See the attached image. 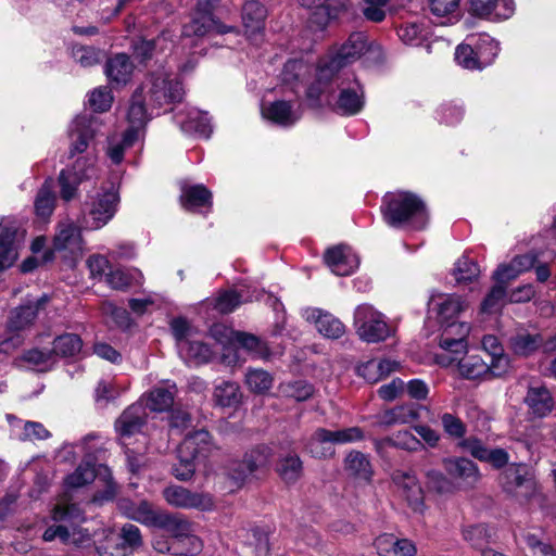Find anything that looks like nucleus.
<instances>
[{
    "mask_svg": "<svg viewBox=\"0 0 556 556\" xmlns=\"http://www.w3.org/2000/svg\"><path fill=\"white\" fill-rule=\"evenodd\" d=\"M363 438V431L358 427H351L336 431L319 428L313 433L306 447L312 456L326 458L333 455L334 444L352 443L359 441Z\"/></svg>",
    "mask_w": 556,
    "mask_h": 556,
    "instance_id": "nucleus-12",
    "label": "nucleus"
},
{
    "mask_svg": "<svg viewBox=\"0 0 556 556\" xmlns=\"http://www.w3.org/2000/svg\"><path fill=\"white\" fill-rule=\"evenodd\" d=\"M344 468L350 476L366 482L370 481L374 473L367 455L358 451H352L346 455Z\"/></svg>",
    "mask_w": 556,
    "mask_h": 556,
    "instance_id": "nucleus-44",
    "label": "nucleus"
},
{
    "mask_svg": "<svg viewBox=\"0 0 556 556\" xmlns=\"http://www.w3.org/2000/svg\"><path fill=\"white\" fill-rule=\"evenodd\" d=\"M101 123L98 117L91 115L77 116L71 126L70 135L72 139L71 156L84 152L89 141L100 131Z\"/></svg>",
    "mask_w": 556,
    "mask_h": 556,
    "instance_id": "nucleus-23",
    "label": "nucleus"
},
{
    "mask_svg": "<svg viewBox=\"0 0 556 556\" xmlns=\"http://www.w3.org/2000/svg\"><path fill=\"white\" fill-rule=\"evenodd\" d=\"M325 262L337 276H349L358 267L359 260L348 245L330 248L325 253Z\"/></svg>",
    "mask_w": 556,
    "mask_h": 556,
    "instance_id": "nucleus-26",
    "label": "nucleus"
},
{
    "mask_svg": "<svg viewBox=\"0 0 556 556\" xmlns=\"http://www.w3.org/2000/svg\"><path fill=\"white\" fill-rule=\"evenodd\" d=\"M270 451L266 446H258L244 455L242 462L233 463L229 476L240 486L244 480L255 471L265 468L269 463Z\"/></svg>",
    "mask_w": 556,
    "mask_h": 556,
    "instance_id": "nucleus-20",
    "label": "nucleus"
},
{
    "mask_svg": "<svg viewBox=\"0 0 556 556\" xmlns=\"http://www.w3.org/2000/svg\"><path fill=\"white\" fill-rule=\"evenodd\" d=\"M427 483L429 489L439 494H450L456 490L455 482L439 470L427 472Z\"/></svg>",
    "mask_w": 556,
    "mask_h": 556,
    "instance_id": "nucleus-62",
    "label": "nucleus"
},
{
    "mask_svg": "<svg viewBox=\"0 0 556 556\" xmlns=\"http://www.w3.org/2000/svg\"><path fill=\"white\" fill-rule=\"evenodd\" d=\"M119 509L127 518L150 527L154 526L160 514V511L153 510L147 501L135 503L124 500L119 503Z\"/></svg>",
    "mask_w": 556,
    "mask_h": 556,
    "instance_id": "nucleus-42",
    "label": "nucleus"
},
{
    "mask_svg": "<svg viewBox=\"0 0 556 556\" xmlns=\"http://www.w3.org/2000/svg\"><path fill=\"white\" fill-rule=\"evenodd\" d=\"M277 472L285 482H295L302 475V462L300 457L295 454H289L282 457L277 465Z\"/></svg>",
    "mask_w": 556,
    "mask_h": 556,
    "instance_id": "nucleus-58",
    "label": "nucleus"
},
{
    "mask_svg": "<svg viewBox=\"0 0 556 556\" xmlns=\"http://www.w3.org/2000/svg\"><path fill=\"white\" fill-rule=\"evenodd\" d=\"M443 465L447 475L455 480L456 489H471L480 480L477 465L468 458H446Z\"/></svg>",
    "mask_w": 556,
    "mask_h": 556,
    "instance_id": "nucleus-24",
    "label": "nucleus"
},
{
    "mask_svg": "<svg viewBox=\"0 0 556 556\" xmlns=\"http://www.w3.org/2000/svg\"><path fill=\"white\" fill-rule=\"evenodd\" d=\"M479 275L480 268L478 264L466 256L460 257L453 269V276L458 283L470 282L478 278Z\"/></svg>",
    "mask_w": 556,
    "mask_h": 556,
    "instance_id": "nucleus-60",
    "label": "nucleus"
},
{
    "mask_svg": "<svg viewBox=\"0 0 556 556\" xmlns=\"http://www.w3.org/2000/svg\"><path fill=\"white\" fill-rule=\"evenodd\" d=\"M392 480L414 513L422 514L425 510L424 491L416 476L410 471L395 470Z\"/></svg>",
    "mask_w": 556,
    "mask_h": 556,
    "instance_id": "nucleus-18",
    "label": "nucleus"
},
{
    "mask_svg": "<svg viewBox=\"0 0 556 556\" xmlns=\"http://www.w3.org/2000/svg\"><path fill=\"white\" fill-rule=\"evenodd\" d=\"M315 389L313 384L305 380H293L281 382L278 386V393L282 397L292 399L296 402H303L313 396Z\"/></svg>",
    "mask_w": 556,
    "mask_h": 556,
    "instance_id": "nucleus-48",
    "label": "nucleus"
},
{
    "mask_svg": "<svg viewBox=\"0 0 556 556\" xmlns=\"http://www.w3.org/2000/svg\"><path fill=\"white\" fill-rule=\"evenodd\" d=\"M55 205V195L52 189L51 181H46L39 189L35 200L36 215L42 219L49 218Z\"/></svg>",
    "mask_w": 556,
    "mask_h": 556,
    "instance_id": "nucleus-53",
    "label": "nucleus"
},
{
    "mask_svg": "<svg viewBox=\"0 0 556 556\" xmlns=\"http://www.w3.org/2000/svg\"><path fill=\"white\" fill-rule=\"evenodd\" d=\"M81 348L83 341L79 336L75 333H64L54 339L52 352L56 356L72 357L78 354Z\"/></svg>",
    "mask_w": 556,
    "mask_h": 556,
    "instance_id": "nucleus-52",
    "label": "nucleus"
},
{
    "mask_svg": "<svg viewBox=\"0 0 556 556\" xmlns=\"http://www.w3.org/2000/svg\"><path fill=\"white\" fill-rule=\"evenodd\" d=\"M101 475L109 477V468L102 465L96 468V464L91 460H84L73 473L66 477L65 485L71 489L81 488Z\"/></svg>",
    "mask_w": 556,
    "mask_h": 556,
    "instance_id": "nucleus-39",
    "label": "nucleus"
},
{
    "mask_svg": "<svg viewBox=\"0 0 556 556\" xmlns=\"http://www.w3.org/2000/svg\"><path fill=\"white\" fill-rule=\"evenodd\" d=\"M163 494L169 505L178 508L211 510L214 507V501L210 494L191 492L182 486H168Z\"/></svg>",
    "mask_w": 556,
    "mask_h": 556,
    "instance_id": "nucleus-19",
    "label": "nucleus"
},
{
    "mask_svg": "<svg viewBox=\"0 0 556 556\" xmlns=\"http://www.w3.org/2000/svg\"><path fill=\"white\" fill-rule=\"evenodd\" d=\"M181 205L188 211H198L202 207L210 208L212 205V193L203 185H185L181 187Z\"/></svg>",
    "mask_w": 556,
    "mask_h": 556,
    "instance_id": "nucleus-40",
    "label": "nucleus"
},
{
    "mask_svg": "<svg viewBox=\"0 0 556 556\" xmlns=\"http://www.w3.org/2000/svg\"><path fill=\"white\" fill-rule=\"evenodd\" d=\"M94 162L92 159L79 157L72 169H64L59 177L60 194L64 201H71L77 195L78 185L84 179H90L94 175Z\"/></svg>",
    "mask_w": 556,
    "mask_h": 556,
    "instance_id": "nucleus-17",
    "label": "nucleus"
},
{
    "mask_svg": "<svg viewBox=\"0 0 556 556\" xmlns=\"http://www.w3.org/2000/svg\"><path fill=\"white\" fill-rule=\"evenodd\" d=\"M71 56L76 64L88 68L99 64L103 59V53L93 46L75 43L71 47Z\"/></svg>",
    "mask_w": 556,
    "mask_h": 556,
    "instance_id": "nucleus-51",
    "label": "nucleus"
},
{
    "mask_svg": "<svg viewBox=\"0 0 556 556\" xmlns=\"http://www.w3.org/2000/svg\"><path fill=\"white\" fill-rule=\"evenodd\" d=\"M175 393V383L156 387L149 392L146 405L152 412H165L173 406Z\"/></svg>",
    "mask_w": 556,
    "mask_h": 556,
    "instance_id": "nucleus-45",
    "label": "nucleus"
},
{
    "mask_svg": "<svg viewBox=\"0 0 556 556\" xmlns=\"http://www.w3.org/2000/svg\"><path fill=\"white\" fill-rule=\"evenodd\" d=\"M381 213L384 222L393 228L421 230L428 224L424 201L407 191L387 193L382 199Z\"/></svg>",
    "mask_w": 556,
    "mask_h": 556,
    "instance_id": "nucleus-1",
    "label": "nucleus"
},
{
    "mask_svg": "<svg viewBox=\"0 0 556 556\" xmlns=\"http://www.w3.org/2000/svg\"><path fill=\"white\" fill-rule=\"evenodd\" d=\"M309 72L311 66L303 60H289L281 72V80L290 86L293 92H298V87Z\"/></svg>",
    "mask_w": 556,
    "mask_h": 556,
    "instance_id": "nucleus-47",
    "label": "nucleus"
},
{
    "mask_svg": "<svg viewBox=\"0 0 556 556\" xmlns=\"http://www.w3.org/2000/svg\"><path fill=\"white\" fill-rule=\"evenodd\" d=\"M266 9L258 1H248L242 9V22L249 39L257 41L264 29Z\"/></svg>",
    "mask_w": 556,
    "mask_h": 556,
    "instance_id": "nucleus-31",
    "label": "nucleus"
},
{
    "mask_svg": "<svg viewBox=\"0 0 556 556\" xmlns=\"http://www.w3.org/2000/svg\"><path fill=\"white\" fill-rule=\"evenodd\" d=\"M466 446L473 457L483 462L491 463L494 467L497 468L504 467L509 460V456L505 450H490L478 440H468Z\"/></svg>",
    "mask_w": 556,
    "mask_h": 556,
    "instance_id": "nucleus-43",
    "label": "nucleus"
},
{
    "mask_svg": "<svg viewBox=\"0 0 556 556\" xmlns=\"http://www.w3.org/2000/svg\"><path fill=\"white\" fill-rule=\"evenodd\" d=\"M138 90L152 109L179 102L185 93L181 83L164 70L153 73Z\"/></svg>",
    "mask_w": 556,
    "mask_h": 556,
    "instance_id": "nucleus-7",
    "label": "nucleus"
},
{
    "mask_svg": "<svg viewBox=\"0 0 556 556\" xmlns=\"http://www.w3.org/2000/svg\"><path fill=\"white\" fill-rule=\"evenodd\" d=\"M470 12L490 21H504L515 13L514 0H470Z\"/></svg>",
    "mask_w": 556,
    "mask_h": 556,
    "instance_id": "nucleus-27",
    "label": "nucleus"
},
{
    "mask_svg": "<svg viewBox=\"0 0 556 556\" xmlns=\"http://www.w3.org/2000/svg\"><path fill=\"white\" fill-rule=\"evenodd\" d=\"M261 113L265 119L281 127L293 126L302 116L300 104L291 100H276L263 103Z\"/></svg>",
    "mask_w": 556,
    "mask_h": 556,
    "instance_id": "nucleus-21",
    "label": "nucleus"
},
{
    "mask_svg": "<svg viewBox=\"0 0 556 556\" xmlns=\"http://www.w3.org/2000/svg\"><path fill=\"white\" fill-rule=\"evenodd\" d=\"M175 119L185 132H194L204 138H208L212 132L211 121L206 112L189 109L185 116L179 113Z\"/></svg>",
    "mask_w": 556,
    "mask_h": 556,
    "instance_id": "nucleus-32",
    "label": "nucleus"
},
{
    "mask_svg": "<svg viewBox=\"0 0 556 556\" xmlns=\"http://www.w3.org/2000/svg\"><path fill=\"white\" fill-rule=\"evenodd\" d=\"M467 41H470L473 47L479 70L494 62L500 51L498 42L495 39L488 34H480L468 36Z\"/></svg>",
    "mask_w": 556,
    "mask_h": 556,
    "instance_id": "nucleus-33",
    "label": "nucleus"
},
{
    "mask_svg": "<svg viewBox=\"0 0 556 556\" xmlns=\"http://www.w3.org/2000/svg\"><path fill=\"white\" fill-rule=\"evenodd\" d=\"M52 519L58 522L47 528L43 540L51 542L56 538L65 544L84 546L90 541L89 533L78 525L85 520L84 511L76 504H58L52 510Z\"/></svg>",
    "mask_w": 556,
    "mask_h": 556,
    "instance_id": "nucleus-3",
    "label": "nucleus"
},
{
    "mask_svg": "<svg viewBox=\"0 0 556 556\" xmlns=\"http://www.w3.org/2000/svg\"><path fill=\"white\" fill-rule=\"evenodd\" d=\"M525 402L530 412L538 417H545L554 408V400L544 386H531L528 389Z\"/></svg>",
    "mask_w": 556,
    "mask_h": 556,
    "instance_id": "nucleus-38",
    "label": "nucleus"
},
{
    "mask_svg": "<svg viewBox=\"0 0 556 556\" xmlns=\"http://www.w3.org/2000/svg\"><path fill=\"white\" fill-rule=\"evenodd\" d=\"M167 40V34L163 33L161 36H159L154 40H144L140 39L134 43V54L136 58H138L141 62L146 61L147 59L151 58L153 54V51L159 48L160 50H165V41Z\"/></svg>",
    "mask_w": 556,
    "mask_h": 556,
    "instance_id": "nucleus-61",
    "label": "nucleus"
},
{
    "mask_svg": "<svg viewBox=\"0 0 556 556\" xmlns=\"http://www.w3.org/2000/svg\"><path fill=\"white\" fill-rule=\"evenodd\" d=\"M374 546L379 556H415L417 553L413 541L399 539L388 533L379 535L375 540Z\"/></svg>",
    "mask_w": 556,
    "mask_h": 556,
    "instance_id": "nucleus-30",
    "label": "nucleus"
},
{
    "mask_svg": "<svg viewBox=\"0 0 556 556\" xmlns=\"http://www.w3.org/2000/svg\"><path fill=\"white\" fill-rule=\"evenodd\" d=\"M543 338L539 333H531L527 330H519L508 340L510 351L519 357L533 355L543 345Z\"/></svg>",
    "mask_w": 556,
    "mask_h": 556,
    "instance_id": "nucleus-36",
    "label": "nucleus"
},
{
    "mask_svg": "<svg viewBox=\"0 0 556 556\" xmlns=\"http://www.w3.org/2000/svg\"><path fill=\"white\" fill-rule=\"evenodd\" d=\"M245 384L251 392L264 394L271 389L274 378L266 370L249 369L245 374Z\"/></svg>",
    "mask_w": 556,
    "mask_h": 556,
    "instance_id": "nucleus-56",
    "label": "nucleus"
},
{
    "mask_svg": "<svg viewBox=\"0 0 556 556\" xmlns=\"http://www.w3.org/2000/svg\"><path fill=\"white\" fill-rule=\"evenodd\" d=\"M85 242L81 228L72 219H64L58 224L53 238V250L43 254V262L52 260L53 252L74 265L84 254Z\"/></svg>",
    "mask_w": 556,
    "mask_h": 556,
    "instance_id": "nucleus-10",
    "label": "nucleus"
},
{
    "mask_svg": "<svg viewBox=\"0 0 556 556\" xmlns=\"http://www.w3.org/2000/svg\"><path fill=\"white\" fill-rule=\"evenodd\" d=\"M419 412L413 404L399 405L382 412L377 417V424L383 427L406 425L417 420Z\"/></svg>",
    "mask_w": 556,
    "mask_h": 556,
    "instance_id": "nucleus-41",
    "label": "nucleus"
},
{
    "mask_svg": "<svg viewBox=\"0 0 556 556\" xmlns=\"http://www.w3.org/2000/svg\"><path fill=\"white\" fill-rule=\"evenodd\" d=\"M47 296H41L36 301H29L21 305L12 312L10 317L9 327L12 330H23L30 326L37 318L40 309L47 303Z\"/></svg>",
    "mask_w": 556,
    "mask_h": 556,
    "instance_id": "nucleus-35",
    "label": "nucleus"
},
{
    "mask_svg": "<svg viewBox=\"0 0 556 556\" xmlns=\"http://www.w3.org/2000/svg\"><path fill=\"white\" fill-rule=\"evenodd\" d=\"M253 296L244 294V290H230L220 293L215 300V308L220 313H230L241 303L252 301Z\"/></svg>",
    "mask_w": 556,
    "mask_h": 556,
    "instance_id": "nucleus-57",
    "label": "nucleus"
},
{
    "mask_svg": "<svg viewBox=\"0 0 556 556\" xmlns=\"http://www.w3.org/2000/svg\"><path fill=\"white\" fill-rule=\"evenodd\" d=\"M153 527L168 532L174 538V542L187 541L190 543V548H175V554L177 555L191 556L200 553L202 549L201 540L191 534L190 522L179 515L160 511Z\"/></svg>",
    "mask_w": 556,
    "mask_h": 556,
    "instance_id": "nucleus-14",
    "label": "nucleus"
},
{
    "mask_svg": "<svg viewBox=\"0 0 556 556\" xmlns=\"http://www.w3.org/2000/svg\"><path fill=\"white\" fill-rule=\"evenodd\" d=\"M218 1L219 0H198L191 21L182 26L181 35L184 37H202L211 33H237L236 27L223 25L214 18L213 11Z\"/></svg>",
    "mask_w": 556,
    "mask_h": 556,
    "instance_id": "nucleus-11",
    "label": "nucleus"
},
{
    "mask_svg": "<svg viewBox=\"0 0 556 556\" xmlns=\"http://www.w3.org/2000/svg\"><path fill=\"white\" fill-rule=\"evenodd\" d=\"M235 336V345L232 349L242 348L251 353L253 357L267 358L269 356L267 345L257 337L240 331Z\"/></svg>",
    "mask_w": 556,
    "mask_h": 556,
    "instance_id": "nucleus-55",
    "label": "nucleus"
},
{
    "mask_svg": "<svg viewBox=\"0 0 556 556\" xmlns=\"http://www.w3.org/2000/svg\"><path fill=\"white\" fill-rule=\"evenodd\" d=\"M134 65L128 55L119 53L111 58L105 66L108 78L116 84H126L132 74Z\"/></svg>",
    "mask_w": 556,
    "mask_h": 556,
    "instance_id": "nucleus-46",
    "label": "nucleus"
},
{
    "mask_svg": "<svg viewBox=\"0 0 556 556\" xmlns=\"http://www.w3.org/2000/svg\"><path fill=\"white\" fill-rule=\"evenodd\" d=\"M26 230L12 216L0 217V271L11 267L18 257Z\"/></svg>",
    "mask_w": 556,
    "mask_h": 556,
    "instance_id": "nucleus-13",
    "label": "nucleus"
},
{
    "mask_svg": "<svg viewBox=\"0 0 556 556\" xmlns=\"http://www.w3.org/2000/svg\"><path fill=\"white\" fill-rule=\"evenodd\" d=\"M103 534L105 544H101L97 547L99 556H131L130 552H127L125 547L119 545L113 530H103Z\"/></svg>",
    "mask_w": 556,
    "mask_h": 556,
    "instance_id": "nucleus-64",
    "label": "nucleus"
},
{
    "mask_svg": "<svg viewBox=\"0 0 556 556\" xmlns=\"http://www.w3.org/2000/svg\"><path fill=\"white\" fill-rule=\"evenodd\" d=\"M170 330L175 338L178 353H189L190 346L188 341L197 336L194 328L187 319L177 317L170 321Z\"/></svg>",
    "mask_w": 556,
    "mask_h": 556,
    "instance_id": "nucleus-50",
    "label": "nucleus"
},
{
    "mask_svg": "<svg viewBox=\"0 0 556 556\" xmlns=\"http://www.w3.org/2000/svg\"><path fill=\"white\" fill-rule=\"evenodd\" d=\"M147 101L149 100L138 89L131 97L127 112V121L129 123V127L124 132V142L126 144H134L137 140H139L147 123L153 115V111L155 109H152L150 105L148 109Z\"/></svg>",
    "mask_w": 556,
    "mask_h": 556,
    "instance_id": "nucleus-16",
    "label": "nucleus"
},
{
    "mask_svg": "<svg viewBox=\"0 0 556 556\" xmlns=\"http://www.w3.org/2000/svg\"><path fill=\"white\" fill-rule=\"evenodd\" d=\"M146 417V407L141 403L132 404L123 412L115 422L123 445H127V440L141 431Z\"/></svg>",
    "mask_w": 556,
    "mask_h": 556,
    "instance_id": "nucleus-25",
    "label": "nucleus"
},
{
    "mask_svg": "<svg viewBox=\"0 0 556 556\" xmlns=\"http://www.w3.org/2000/svg\"><path fill=\"white\" fill-rule=\"evenodd\" d=\"M463 538L472 547L484 549V546L492 541L495 531L485 525H469L462 530Z\"/></svg>",
    "mask_w": 556,
    "mask_h": 556,
    "instance_id": "nucleus-49",
    "label": "nucleus"
},
{
    "mask_svg": "<svg viewBox=\"0 0 556 556\" xmlns=\"http://www.w3.org/2000/svg\"><path fill=\"white\" fill-rule=\"evenodd\" d=\"M243 394L240 386L233 381H220L215 384L212 399L215 406L220 408H237L242 402Z\"/></svg>",
    "mask_w": 556,
    "mask_h": 556,
    "instance_id": "nucleus-37",
    "label": "nucleus"
},
{
    "mask_svg": "<svg viewBox=\"0 0 556 556\" xmlns=\"http://www.w3.org/2000/svg\"><path fill=\"white\" fill-rule=\"evenodd\" d=\"M503 488L520 502L531 500L538 492L534 476L525 464L511 465L506 469Z\"/></svg>",
    "mask_w": 556,
    "mask_h": 556,
    "instance_id": "nucleus-15",
    "label": "nucleus"
},
{
    "mask_svg": "<svg viewBox=\"0 0 556 556\" xmlns=\"http://www.w3.org/2000/svg\"><path fill=\"white\" fill-rule=\"evenodd\" d=\"M353 326L357 337L367 343L382 342L392 336L386 316L368 303L356 306Z\"/></svg>",
    "mask_w": 556,
    "mask_h": 556,
    "instance_id": "nucleus-8",
    "label": "nucleus"
},
{
    "mask_svg": "<svg viewBox=\"0 0 556 556\" xmlns=\"http://www.w3.org/2000/svg\"><path fill=\"white\" fill-rule=\"evenodd\" d=\"M212 450L211 435L205 430L188 434L177 448L178 463L174 466V476L181 481L191 479L195 464L205 458Z\"/></svg>",
    "mask_w": 556,
    "mask_h": 556,
    "instance_id": "nucleus-5",
    "label": "nucleus"
},
{
    "mask_svg": "<svg viewBox=\"0 0 556 556\" xmlns=\"http://www.w3.org/2000/svg\"><path fill=\"white\" fill-rule=\"evenodd\" d=\"M366 47V35L353 33L333 58L319 64L316 70V80L309 86V96L320 98L324 94L329 98L332 89L327 86V90H321L319 85L324 79L332 77L333 72H339L344 65L357 60L365 52Z\"/></svg>",
    "mask_w": 556,
    "mask_h": 556,
    "instance_id": "nucleus-4",
    "label": "nucleus"
},
{
    "mask_svg": "<svg viewBox=\"0 0 556 556\" xmlns=\"http://www.w3.org/2000/svg\"><path fill=\"white\" fill-rule=\"evenodd\" d=\"M429 313L435 315L441 325L456 321L466 308V302L456 294L433 293L428 302Z\"/></svg>",
    "mask_w": 556,
    "mask_h": 556,
    "instance_id": "nucleus-22",
    "label": "nucleus"
},
{
    "mask_svg": "<svg viewBox=\"0 0 556 556\" xmlns=\"http://www.w3.org/2000/svg\"><path fill=\"white\" fill-rule=\"evenodd\" d=\"M113 103V94L108 87H98L88 96V104L94 112L109 111Z\"/></svg>",
    "mask_w": 556,
    "mask_h": 556,
    "instance_id": "nucleus-63",
    "label": "nucleus"
},
{
    "mask_svg": "<svg viewBox=\"0 0 556 556\" xmlns=\"http://www.w3.org/2000/svg\"><path fill=\"white\" fill-rule=\"evenodd\" d=\"M538 260V254L527 253L515 256L509 263L501 264L493 274V279L502 285H507L521 274L531 269Z\"/></svg>",
    "mask_w": 556,
    "mask_h": 556,
    "instance_id": "nucleus-29",
    "label": "nucleus"
},
{
    "mask_svg": "<svg viewBox=\"0 0 556 556\" xmlns=\"http://www.w3.org/2000/svg\"><path fill=\"white\" fill-rule=\"evenodd\" d=\"M118 204L119 194L114 186L89 195L84 206L86 227L98 230L108 225L115 216Z\"/></svg>",
    "mask_w": 556,
    "mask_h": 556,
    "instance_id": "nucleus-9",
    "label": "nucleus"
},
{
    "mask_svg": "<svg viewBox=\"0 0 556 556\" xmlns=\"http://www.w3.org/2000/svg\"><path fill=\"white\" fill-rule=\"evenodd\" d=\"M302 316L305 320L313 323L325 338L339 339L345 332V326L339 318L319 308H305Z\"/></svg>",
    "mask_w": 556,
    "mask_h": 556,
    "instance_id": "nucleus-28",
    "label": "nucleus"
},
{
    "mask_svg": "<svg viewBox=\"0 0 556 556\" xmlns=\"http://www.w3.org/2000/svg\"><path fill=\"white\" fill-rule=\"evenodd\" d=\"M327 85L331 90L329 98L324 94L320 98L311 97L309 88L307 89V98L312 101L313 105L332 104L333 93L336 88L340 89L338 99L336 101V110L343 115L357 114L364 105V91L359 83L353 77H343L339 72H333V76L329 79H324L319 85L321 90H327Z\"/></svg>",
    "mask_w": 556,
    "mask_h": 556,
    "instance_id": "nucleus-2",
    "label": "nucleus"
},
{
    "mask_svg": "<svg viewBox=\"0 0 556 556\" xmlns=\"http://www.w3.org/2000/svg\"><path fill=\"white\" fill-rule=\"evenodd\" d=\"M506 287L496 282L481 304V313L495 314L501 311L507 301Z\"/></svg>",
    "mask_w": 556,
    "mask_h": 556,
    "instance_id": "nucleus-59",
    "label": "nucleus"
},
{
    "mask_svg": "<svg viewBox=\"0 0 556 556\" xmlns=\"http://www.w3.org/2000/svg\"><path fill=\"white\" fill-rule=\"evenodd\" d=\"M453 366L457 367L460 377L468 380H488V363L480 355L464 354L455 359Z\"/></svg>",
    "mask_w": 556,
    "mask_h": 556,
    "instance_id": "nucleus-34",
    "label": "nucleus"
},
{
    "mask_svg": "<svg viewBox=\"0 0 556 556\" xmlns=\"http://www.w3.org/2000/svg\"><path fill=\"white\" fill-rule=\"evenodd\" d=\"M189 353H179L180 357L190 365H201L210 362L213 357L212 349L194 336L188 341Z\"/></svg>",
    "mask_w": 556,
    "mask_h": 556,
    "instance_id": "nucleus-54",
    "label": "nucleus"
},
{
    "mask_svg": "<svg viewBox=\"0 0 556 556\" xmlns=\"http://www.w3.org/2000/svg\"><path fill=\"white\" fill-rule=\"evenodd\" d=\"M443 330L439 339L440 350L434 354V361L441 367H452L455 359L468 352L467 337L470 326L467 323L451 321L441 325Z\"/></svg>",
    "mask_w": 556,
    "mask_h": 556,
    "instance_id": "nucleus-6",
    "label": "nucleus"
}]
</instances>
